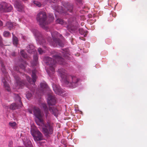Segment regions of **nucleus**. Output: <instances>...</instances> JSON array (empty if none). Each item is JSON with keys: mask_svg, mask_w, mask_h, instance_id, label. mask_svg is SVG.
<instances>
[{"mask_svg": "<svg viewBox=\"0 0 147 147\" xmlns=\"http://www.w3.org/2000/svg\"><path fill=\"white\" fill-rule=\"evenodd\" d=\"M34 34L35 36L38 38L40 41L43 39L42 35L38 31H36L35 33H34Z\"/></svg>", "mask_w": 147, "mask_h": 147, "instance_id": "obj_17", "label": "nucleus"}, {"mask_svg": "<svg viewBox=\"0 0 147 147\" xmlns=\"http://www.w3.org/2000/svg\"><path fill=\"white\" fill-rule=\"evenodd\" d=\"M34 61L32 63L33 65H36L38 63V57L37 55H35L33 56Z\"/></svg>", "mask_w": 147, "mask_h": 147, "instance_id": "obj_19", "label": "nucleus"}, {"mask_svg": "<svg viewBox=\"0 0 147 147\" xmlns=\"http://www.w3.org/2000/svg\"><path fill=\"white\" fill-rule=\"evenodd\" d=\"M52 86L53 90L56 94L61 95L64 92L63 90L60 88L57 84L53 83Z\"/></svg>", "mask_w": 147, "mask_h": 147, "instance_id": "obj_7", "label": "nucleus"}, {"mask_svg": "<svg viewBox=\"0 0 147 147\" xmlns=\"http://www.w3.org/2000/svg\"><path fill=\"white\" fill-rule=\"evenodd\" d=\"M61 12H63V13H65V11H63V10H62V11H61Z\"/></svg>", "mask_w": 147, "mask_h": 147, "instance_id": "obj_46", "label": "nucleus"}, {"mask_svg": "<svg viewBox=\"0 0 147 147\" xmlns=\"http://www.w3.org/2000/svg\"><path fill=\"white\" fill-rule=\"evenodd\" d=\"M49 110L50 112L56 117H57L59 114V111L56 107H49Z\"/></svg>", "mask_w": 147, "mask_h": 147, "instance_id": "obj_11", "label": "nucleus"}, {"mask_svg": "<svg viewBox=\"0 0 147 147\" xmlns=\"http://www.w3.org/2000/svg\"><path fill=\"white\" fill-rule=\"evenodd\" d=\"M53 40L54 42H55L57 45H58L61 47H63V46L64 44L59 39L54 38H53Z\"/></svg>", "mask_w": 147, "mask_h": 147, "instance_id": "obj_14", "label": "nucleus"}, {"mask_svg": "<svg viewBox=\"0 0 147 147\" xmlns=\"http://www.w3.org/2000/svg\"><path fill=\"white\" fill-rule=\"evenodd\" d=\"M15 79L16 80V83H21V81L20 80V78L18 76H16L14 77Z\"/></svg>", "mask_w": 147, "mask_h": 147, "instance_id": "obj_35", "label": "nucleus"}, {"mask_svg": "<svg viewBox=\"0 0 147 147\" xmlns=\"http://www.w3.org/2000/svg\"><path fill=\"white\" fill-rule=\"evenodd\" d=\"M9 125L12 127H14L16 125V123L15 122H9Z\"/></svg>", "mask_w": 147, "mask_h": 147, "instance_id": "obj_33", "label": "nucleus"}, {"mask_svg": "<svg viewBox=\"0 0 147 147\" xmlns=\"http://www.w3.org/2000/svg\"><path fill=\"white\" fill-rule=\"evenodd\" d=\"M1 70L3 71V73H5L6 72V70L5 69V66L4 65L3 63H1Z\"/></svg>", "mask_w": 147, "mask_h": 147, "instance_id": "obj_30", "label": "nucleus"}, {"mask_svg": "<svg viewBox=\"0 0 147 147\" xmlns=\"http://www.w3.org/2000/svg\"><path fill=\"white\" fill-rule=\"evenodd\" d=\"M20 54L23 57L25 58H27V54L25 52L24 50H22L20 51Z\"/></svg>", "mask_w": 147, "mask_h": 147, "instance_id": "obj_25", "label": "nucleus"}, {"mask_svg": "<svg viewBox=\"0 0 147 147\" xmlns=\"http://www.w3.org/2000/svg\"><path fill=\"white\" fill-rule=\"evenodd\" d=\"M31 131V134L35 141L40 140L43 139V136L41 133L38 131H35L33 133Z\"/></svg>", "mask_w": 147, "mask_h": 147, "instance_id": "obj_5", "label": "nucleus"}, {"mask_svg": "<svg viewBox=\"0 0 147 147\" xmlns=\"http://www.w3.org/2000/svg\"><path fill=\"white\" fill-rule=\"evenodd\" d=\"M13 142L12 141H10L9 142L8 146L9 147H12L13 146Z\"/></svg>", "mask_w": 147, "mask_h": 147, "instance_id": "obj_40", "label": "nucleus"}, {"mask_svg": "<svg viewBox=\"0 0 147 147\" xmlns=\"http://www.w3.org/2000/svg\"><path fill=\"white\" fill-rule=\"evenodd\" d=\"M53 59L49 57H45L44 61L45 63L49 65V69L53 73L56 66V63L58 62L61 64H63L64 59L62 56L65 57L66 55L62 52H55L53 55Z\"/></svg>", "mask_w": 147, "mask_h": 147, "instance_id": "obj_2", "label": "nucleus"}, {"mask_svg": "<svg viewBox=\"0 0 147 147\" xmlns=\"http://www.w3.org/2000/svg\"><path fill=\"white\" fill-rule=\"evenodd\" d=\"M58 71L59 74L61 75V76H65L66 74V71L63 68L59 69Z\"/></svg>", "mask_w": 147, "mask_h": 147, "instance_id": "obj_20", "label": "nucleus"}, {"mask_svg": "<svg viewBox=\"0 0 147 147\" xmlns=\"http://www.w3.org/2000/svg\"><path fill=\"white\" fill-rule=\"evenodd\" d=\"M56 23L57 24H61V25H65L66 24V22L62 19L58 18L56 20Z\"/></svg>", "mask_w": 147, "mask_h": 147, "instance_id": "obj_21", "label": "nucleus"}, {"mask_svg": "<svg viewBox=\"0 0 147 147\" xmlns=\"http://www.w3.org/2000/svg\"><path fill=\"white\" fill-rule=\"evenodd\" d=\"M75 18H74L73 21L74 20H75Z\"/></svg>", "mask_w": 147, "mask_h": 147, "instance_id": "obj_49", "label": "nucleus"}, {"mask_svg": "<svg viewBox=\"0 0 147 147\" xmlns=\"http://www.w3.org/2000/svg\"><path fill=\"white\" fill-rule=\"evenodd\" d=\"M41 105L45 111L48 110L46 105L45 104L42 103Z\"/></svg>", "mask_w": 147, "mask_h": 147, "instance_id": "obj_31", "label": "nucleus"}, {"mask_svg": "<svg viewBox=\"0 0 147 147\" xmlns=\"http://www.w3.org/2000/svg\"><path fill=\"white\" fill-rule=\"evenodd\" d=\"M16 84H17L18 85H20V83H16Z\"/></svg>", "mask_w": 147, "mask_h": 147, "instance_id": "obj_47", "label": "nucleus"}, {"mask_svg": "<svg viewBox=\"0 0 147 147\" xmlns=\"http://www.w3.org/2000/svg\"><path fill=\"white\" fill-rule=\"evenodd\" d=\"M32 2L34 5L38 7H40L42 5V4L40 2L38 1H33Z\"/></svg>", "mask_w": 147, "mask_h": 147, "instance_id": "obj_23", "label": "nucleus"}, {"mask_svg": "<svg viewBox=\"0 0 147 147\" xmlns=\"http://www.w3.org/2000/svg\"><path fill=\"white\" fill-rule=\"evenodd\" d=\"M32 96V94L31 93L29 92H27L26 94V97L28 99L30 98Z\"/></svg>", "mask_w": 147, "mask_h": 147, "instance_id": "obj_32", "label": "nucleus"}, {"mask_svg": "<svg viewBox=\"0 0 147 147\" xmlns=\"http://www.w3.org/2000/svg\"><path fill=\"white\" fill-rule=\"evenodd\" d=\"M4 86L5 88L8 91H10V89L8 83H4Z\"/></svg>", "mask_w": 147, "mask_h": 147, "instance_id": "obj_26", "label": "nucleus"}, {"mask_svg": "<svg viewBox=\"0 0 147 147\" xmlns=\"http://www.w3.org/2000/svg\"><path fill=\"white\" fill-rule=\"evenodd\" d=\"M36 19L38 24L42 28H44L45 26L48 24L49 22L47 21L46 13L43 11H40L37 14L36 16Z\"/></svg>", "mask_w": 147, "mask_h": 147, "instance_id": "obj_3", "label": "nucleus"}, {"mask_svg": "<svg viewBox=\"0 0 147 147\" xmlns=\"http://www.w3.org/2000/svg\"><path fill=\"white\" fill-rule=\"evenodd\" d=\"M32 81L34 83H35L36 82V75L35 74L34 71H32Z\"/></svg>", "mask_w": 147, "mask_h": 147, "instance_id": "obj_24", "label": "nucleus"}, {"mask_svg": "<svg viewBox=\"0 0 147 147\" xmlns=\"http://www.w3.org/2000/svg\"><path fill=\"white\" fill-rule=\"evenodd\" d=\"M20 67L21 68L23 69H24L25 68V65H24L23 64H21L20 65Z\"/></svg>", "mask_w": 147, "mask_h": 147, "instance_id": "obj_41", "label": "nucleus"}, {"mask_svg": "<svg viewBox=\"0 0 147 147\" xmlns=\"http://www.w3.org/2000/svg\"><path fill=\"white\" fill-rule=\"evenodd\" d=\"M28 52L30 54L34 53L35 49L34 46L32 45H28L26 48Z\"/></svg>", "mask_w": 147, "mask_h": 147, "instance_id": "obj_12", "label": "nucleus"}, {"mask_svg": "<svg viewBox=\"0 0 147 147\" xmlns=\"http://www.w3.org/2000/svg\"><path fill=\"white\" fill-rule=\"evenodd\" d=\"M54 18L53 16V15H50V16L49 17V20H48V19H47V21L49 22V24L51 22L53 21L54 20Z\"/></svg>", "mask_w": 147, "mask_h": 147, "instance_id": "obj_29", "label": "nucleus"}, {"mask_svg": "<svg viewBox=\"0 0 147 147\" xmlns=\"http://www.w3.org/2000/svg\"><path fill=\"white\" fill-rule=\"evenodd\" d=\"M40 89L38 91L40 93V95H41L42 94L45 92V91L46 90H48L49 88L46 83H40Z\"/></svg>", "mask_w": 147, "mask_h": 147, "instance_id": "obj_9", "label": "nucleus"}, {"mask_svg": "<svg viewBox=\"0 0 147 147\" xmlns=\"http://www.w3.org/2000/svg\"><path fill=\"white\" fill-rule=\"evenodd\" d=\"M112 16L113 17H115L116 16V15L115 13H112Z\"/></svg>", "mask_w": 147, "mask_h": 147, "instance_id": "obj_43", "label": "nucleus"}, {"mask_svg": "<svg viewBox=\"0 0 147 147\" xmlns=\"http://www.w3.org/2000/svg\"><path fill=\"white\" fill-rule=\"evenodd\" d=\"M28 85L30 86V87L28 86V87L31 90H34V88H32L31 87H32L33 86H34L35 87V83H28Z\"/></svg>", "mask_w": 147, "mask_h": 147, "instance_id": "obj_28", "label": "nucleus"}, {"mask_svg": "<svg viewBox=\"0 0 147 147\" xmlns=\"http://www.w3.org/2000/svg\"><path fill=\"white\" fill-rule=\"evenodd\" d=\"M55 102L56 98L55 97L51 95H49L47 99V102L49 105H55Z\"/></svg>", "mask_w": 147, "mask_h": 147, "instance_id": "obj_10", "label": "nucleus"}, {"mask_svg": "<svg viewBox=\"0 0 147 147\" xmlns=\"http://www.w3.org/2000/svg\"><path fill=\"white\" fill-rule=\"evenodd\" d=\"M13 35V45L16 46L18 42V38L16 37L13 33H12Z\"/></svg>", "mask_w": 147, "mask_h": 147, "instance_id": "obj_18", "label": "nucleus"}, {"mask_svg": "<svg viewBox=\"0 0 147 147\" xmlns=\"http://www.w3.org/2000/svg\"><path fill=\"white\" fill-rule=\"evenodd\" d=\"M10 35V33L8 31H5L3 33V35L4 36L7 37Z\"/></svg>", "mask_w": 147, "mask_h": 147, "instance_id": "obj_34", "label": "nucleus"}, {"mask_svg": "<svg viewBox=\"0 0 147 147\" xmlns=\"http://www.w3.org/2000/svg\"><path fill=\"white\" fill-rule=\"evenodd\" d=\"M43 40V42H44V43L45 42V40Z\"/></svg>", "mask_w": 147, "mask_h": 147, "instance_id": "obj_50", "label": "nucleus"}, {"mask_svg": "<svg viewBox=\"0 0 147 147\" xmlns=\"http://www.w3.org/2000/svg\"><path fill=\"white\" fill-rule=\"evenodd\" d=\"M16 99L18 100L19 101V104L17 105L15 103H12L10 107V109L14 110L22 107V103L21 100V98L18 95H16Z\"/></svg>", "mask_w": 147, "mask_h": 147, "instance_id": "obj_6", "label": "nucleus"}, {"mask_svg": "<svg viewBox=\"0 0 147 147\" xmlns=\"http://www.w3.org/2000/svg\"><path fill=\"white\" fill-rule=\"evenodd\" d=\"M14 55V54H13V55Z\"/></svg>", "mask_w": 147, "mask_h": 147, "instance_id": "obj_52", "label": "nucleus"}, {"mask_svg": "<svg viewBox=\"0 0 147 147\" xmlns=\"http://www.w3.org/2000/svg\"><path fill=\"white\" fill-rule=\"evenodd\" d=\"M34 114L36 117L35 121L37 124L42 127V131L46 136H48L53 132V129L52 126L49 123L46 124L44 123L43 119V115L39 109L37 107L33 108Z\"/></svg>", "mask_w": 147, "mask_h": 147, "instance_id": "obj_1", "label": "nucleus"}, {"mask_svg": "<svg viewBox=\"0 0 147 147\" xmlns=\"http://www.w3.org/2000/svg\"><path fill=\"white\" fill-rule=\"evenodd\" d=\"M2 83H7V80L6 77H5L2 79Z\"/></svg>", "mask_w": 147, "mask_h": 147, "instance_id": "obj_37", "label": "nucleus"}, {"mask_svg": "<svg viewBox=\"0 0 147 147\" xmlns=\"http://www.w3.org/2000/svg\"><path fill=\"white\" fill-rule=\"evenodd\" d=\"M80 82V81H78V82Z\"/></svg>", "mask_w": 147, "mask_h": 147, "instance_id": "obj_51", "label": "nucleus"}, {"mask_svg": "<svg viewBox=\"0 0 147 147\" xmlns=\"http://www.w3.org/2000/svg\"><path fill=\"white\" fill-rule=\"evenodd\" d=\"M64 9L66 11H67L71 12H72V7L71 6H68L67 7L65 8Z\"/></svg>", "mask_w": 147, "mask_h": 147, "instance_id": "obj_27", "label": "nucleus"}, {"mask_svg": "<svg viewBox=\"0 0 147 147\" xmlns=\"http://www.w3.org/2000/svg\"><path fill=\"white\" fill-rule=\"evenodd\" d=\"M25 76L27 81H28V82H29V83H30V82H31V80H32L30 77L29 76H28L26 75H25Z\"/></svg>", "mask_w": 147, "mask_h": 147, "instance_id": "obj_38", "label": "nucleus"}, {"mask_svg": "<svg viewBox=\"0 0 147 147\" xmlns=\"http://www.w3.org/2000/svg\"><path fill=\"white\" fill-rule=\"evenodd\" d=\"M79 33L82 35H84V36L86 37L88 32L87 31H85L82 28L79 30Z\"/></svg>", "mask_w": 147, "mask_h": 147, "instance_id": "obj_22", "label": "nucleus"}, {"mask_svg": "<svg viewBox=\"0 0 147 147\" xmlns=\"http://www.w3.org/2000/svg\"><path fill=\"white\" fill-rule=\"evenodd\" d=\"M13 9L11 5L6 2H3L0 4V11L1 12H9Z\"/></svg>", "mask_w": 147, "mask_h": 147, "instance_id": "obj_4", "label": "nucleus"}, {"mask_svg": "<svg viewBox=\"0 0 147 147\" xmlns=\"http://www.w3.org/2000/svg\"><path fill=\"white\" fill-rule=\"evenodd\" d=\"M29 112L30 113H32V111L29 110Z\"/></svg>", "mask_w": 147, "mask_h": 147, "instance_id": "obj_45", "label": "nucleus"}, {"mask_svg": "<svg viewBox=\"0 0 147 147\" xmlns=\"http://www.w3.org/2000/svg\"><path fill=\"white\" fill-rule=\"evenodd\" d=\"M24 145L26 147H33L31 142L30 140L27 139L26 140H23Z\"/></svg>", "mask_w": 147, "mask_h": 147, "instance_id": "obj_15", "label": "nucleus"}, {"mask_svg": "<svg viewBox=\"0 0 147 147\" xmlns=\"http://www.w3.org/2000/svg\"><path fill=\"white\" fill-rule=\"evenodd\" d=\"M14 6L18 11L20 12L24 11V6L20 1H16L15 2Z\"/></svg>", "mask_w": 147, "mask_h": 147, "instance_id": "obj_8", "label": "nucleus"}, {"mask_svg": "<svg viewBox=\"0 0 147 147\" xmlns=\"http://www.w3.org/2000/svg\"><path fill=\"white\" fill-rule=\"evenodd\" d=\"M64 85L69 88H73L78 86V83H64Z\"/></svg>", "mask_w": 147, "mask_h": 147, "instance_id": "obj_16", "label": "nucleus"}, {"mask_svg": "<svg viewBox=\"0 0 147 147\" xmlns=\"http://www.w3.org/2000/svg\"><path fill=\"white\" fill-rule=\"evenodd\" d=\"M77 1H81V0H76Z\"/></svg>", "mask_w": 147, "mask_h": 147, "instance_id": "obj_48", "label": "nucleus"}, {"mask_svg": "<svg viewBox=\"0 0 147 147\" xmlns=\"http://www.w3.org/2000/svg\"><path fill=\"white\" fill-rule=\"evenodd\" d=\"M71 18H70L69 19V23L70 24H71V23H69V22H71Z\"/></svg>", "mask_w": 147, "mask_h": 147, "instance_id": "obj_44", "label": "nucleus"}, {"mask_svg": "<svg viewBox=\"0 0 147 147\" xmlns=\"http://www.w3.org/2000/svg\"><path fill=\"white\" fill-rule=\"evenodd\" d=\"M16 24V23H12L11 22H8L6 24V26L9 30H11L15 28Z\"/></svg>", "mask_w": 147, "mask_h": 147, "instance_id": "obj_13", "label": "nucleus"}, {"mask_svg": "<svg viewBox=\"0 0 147 147\" xmlns=\"http://www.w3.org/2000/svg\"><path fill=\"white\" fill-rule=\"evenodd\" d=\"M3 25V22L1 20H0V27L2 26Z\"/></svg>", "mask_w": 147, "mask_h": 147, "instance_id": "obj_42", "label": "nucleus"}, {"mask_svg": "<svg viewBox=\"0 0 147 147\" xmlns=\"http://www.w3.org/2000/svg\"><path fill=\"white\" fill-rule=\"evenodd\" d=\"M38 51L39 53L40 54H41L45 53L44 51H43L41 48H39L38 49Z\"/></svg>", "mask_w": 147, "mask_h": 147, "instance_id": "obj_36", "label": "nucleus"}, {"mask_svg": "<svg viewBox=\"0 0 147 147\" xmlns=\"http://www.w3.org/2000/svg\"><path fill=\"white\" fill-rule=\"evenodd\" d=\"M67 28L69 31H70V30H73L74 29L70 25H68L67 26Z\"/></svg>", "mask_w": 147, "mask_h": 147, "instance_id": "obj_39", "label": "nucleus"}]
</instances>
